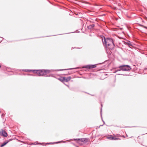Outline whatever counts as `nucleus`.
<instances>
[{"instance_id":"21","label":"nucleus","mask_w":147,"mask_h":147,"mask_svg":"<svg viewBox=\"0 0 147 147\" xmlns=\"http://www.w3.org/2000/svg\"><path fill=\"white\" fill-rule=\"evenodd\" d=\"M63 70V69H62V70L60 69V70Z\"/></svg>"},{"instance_id":"17","label":"nucleus","mask_w":147,"mask_h":147,"mask_svg":"<svg viewBox=\"0 0 147 147\" xmlns=\"http://www.w3.org/2000/svg\"><path fill=\"white\" fill-rule=\"evenodd\" d=\"M102 125H100V126H102Z\"/></svg>"},{"instance_id":"10","label":"nucleus","mask_w":147,"mask_h":147,"mask_svg":"<svg viewBox=\"0 0 147 147\" xmlns=\"http://www.w3.org/2000/svg\"><path fill=\"white\" fill-rule=\"evenodd\" d=\"M126 44L128 45L129 47L130 48H131L132 47V45L129 42H126Z\"/></svg>"},{"instance_id":"18","label":"nucleus","mask_w":147,"mask_h":147,"mask_svg":"<svg viewBox=\"0 0 147 147\" xmlns=\"http://www.w3.org/2000/svg\"><path fill=\"white\" fill-rule=\"evenodd\" d=\"M73 69V68H71V69Z\"/></svg>"},{"instance_id":"22","label":"nucleus","mask_w":147,"mask_h":147,"mask_svg":"<svg viewBox=\"0 0 147 147\" xmlns=\"http://www.w3.org/2000/svg\"><path fill=\"white\" fill-rule=\"evenodd\" d=\"M124 32L123 31V33H124Z\"/></svg>"},{"instance_id":"7","label":"nucleus","mask_w":147,"mask_h":147,"mask_svg":"<svg viewBox=\"0 0 147 147\" xmlns=\"http://www.w3.org/2000/svg\"><path fill=\"white\" fill-rule=\"evenodd\" d=\"M71 77L70 76L67 77H63L62 78V81H65L66 82L69 81L71 79Z\"/></svg>"},{"instance_id":"13","label":"nucleus","mask_w":147,"mask_h":147,"mask_svg":"<svg viewBox=\"0 0 147 147\" xmlns=\"http://www.w3.org/2000/svg\"><path fill=\"white\" fill-rule=\"evenodd\" d=\"M142 26L144 28L146 29H147V27L146 26H144V25H142Z\"/></svg>"},{"instance_id":"25","label":"nucleus","mask_w":147,"mask_h":147,"mask_svg":"<svg viewBox=\"0 0 147 147\" xmlns=\"http://www.w3.org/2000/svg\"><path fill=\"white\" fill-rule=\"evenodd\" d=\"M77 147H79L78 146H77Z\"/></svg>"},{"instance_id":"1","label":"nucleus","mask_w":147,"mask_h":147,"mask_svg":"<svg viewBox=\"0 0 147 147\" xmlns=\"http://www.w3.org/2000/svg\"><path fill=\"white\" fill-rule=\"evenodd\" d=\"M102 40L104 45L106 46L107 51V50L108 49L111 50L113 49L115 45L112 38H109L106 39L105 38L104 39H102Z\"/></svg>"},{"instance_id":"15","label":"nucleus","mask_w":147,"mask_h":147,"mask_svg":"<svg viewBox=\"0 0 147 147\" xmlns=\"http://www.w3.org/2000/svg\"><path fill=\"white\" fill-rule=\"evenodd\" d=\"M123 28H120V30H122Z\"/></svg>"},{"instance_id":"9","label":"nucleus","mask_w":147,"mask_h":147,"mask_svg":"<svg viewBox=\"0 0 147 147\" xmlns=\"http://www.w3.org/2000/svg\"><path fill=\"white\" fill-rule=\"evenodd\" d=\"M94 26V24H92L88 26V28L89 29H91Z\"/></svg>"},{"instance_id":"6","label":"nucleus","mask_w":147,"mask_h":147,"mask_svg":"<svg viewBox=\"0 0 147 147\" xmlns=\"http://www.w3.org/2000/svg\"><path fill=\"white\" fill-rule=\"evenodd\" d=\"M96 67V65H88L85 67V68L88 69L93 68Z\"/></svg>"},{"instance_id":"5","label":"nucleus","mask_w":147,"mask_h":147,"mask_svg":"<svg viewBox=\"0 0 147 147\" xmlns=\"http://www.w3.org/2000/svg\"><path fill=\"white\" fill-rule=\"evenodd\" d=\"M107 138L111 140H119L118 138L113 137V136L112 135H110L107 137Z\"/></svg>"},{"instance_id":"3","label":"nucleus","mask_w":147,"mask_h":147,"mask_svg":"<svg viewBox=\"0 0 147 147\" xmlns=\"http://www.w3.org/2000/svg\"><path fill=\"white\" fill-rule=\"evenodd\" d=\"M74 140L76 141V142L80 144H82V142L86 143L88 140V138H78V139H73Z\"/></svg>"},{"instance_id":"19","label":"nucleus","mask_w":147,"mask_h":147,"mask_svg":"<svg viewBox=\"0 0 147 147\" xmlns=\"http://www.w3.org/2000/svg\"><path fill=\"white\" fill-rule=\"evenodd\" d=\"M59 80L61 81V80L60 79H59Z\"/></svg>"},{"instance_id":"11","label":"nucleus","mask_w":147,"mask_h":147,"mask_svg":"<svg viewBox=\"0 0 147 147\" xmlns=\"http://www.w3.org/2000/svg\"><path fill=\"white\" fill-rule=\"evenodd\" d=\"M31 70V69H24L23 70L25 72H30V71H33V70Z\"/></svg>"},{"instance_id":"14","label":"nucleus","mask_w":147,"mask_h":147,"mask_svg":"<svg viewBox=\"0 0 147 147\" xmlns=\"http://www.w3.org/2000/svg\"><path fill=\"white\" fill-rule=\"evenodd\" d=\"M138 139H140V138H141L140 136H138Z\"/></svg>"},{"instance_id":"2","label":"nucleus","mask_w":147,"mask_h":147,"mask_svg":"<svg viewBox=\"0 0 147 147\" xmlns=\"http://www.w3.org/2000/svg\"><path fill=\"white\" fill-rule=\"evenodd\" d=\"M33 71L34 73H36L39 76H47V74L50 72L49 70H34Z\"/></svg>"},{"instance_id":"16","label":"nucleus","mask_w":147,"mask_h":147,"mask_svg":"<svg viewBox=\"0 0 147 147\" xmlns=\"http://www.w3.org/2000/svg\"><path fill=\"white\" fill-rule=\"evenodd\" d=\"M28 75H29L33 76V75H30V74H28Z\"/></svg>"},{"instance_id":"20","label":"nucleus","mask_w":147,"mask_h":147,"mask_svg":"<svg viewBox=\"0 0 147 147\" xmlns=\"http://www.w3.org/2000/svg\"><path fill=\"white\" fill-rule=\"evenodd\" d=\"M103 121V122H104V124H105V122H104V121Z\"/></svg>"},{"instance_id":"12","label":"nucleus","mask_w":147,"mask_h":147,"mask_svg":"<svg viewBox=\"0 0 147 147\" xmlns=\"http://www.w3.org/2000/svg\"><path fill=\"white\" fill-rule=\"evenodd\" d=\"M8 142H4L3 143V144H2L1 145V147H2L3 146H4L5 145H6L7 143H8Z\"/></svg>"},{"instance_id":"4","label":"nucleus","mask_w":147,"mask_h":147,"mask_svg":"<svg viewBox=\"0 0 147 147\" xmlns=\"http://www.w3.org/2000/svg\"><path fill=\"white\" fill-rule=\"evenodd\" d=\"M131 69V67L127 65L120 66V71H129Z\"/></svg>"},{"instance_id":"23","label":"nucleus","mask_w":147,"mask_h":147,"mask_svg":"<svg viewBox=\"0 0 147 147\" xmlns=\"http://www.w3.org/2000/svg\"><path fill=\"white\" fill-rule=\"evenodd\" d=\"M66 69H65V70H66ZM67 69V70H68V69Z\"/></svg>"},{"instance_id":"8","label":"nucleus","mask_w":147,"mask_h":147,"mask_svg":"<svg viewBox=\"0 0 147 147\" xmlns=\"http://www.w3.org/2000/svg\"><path fill=\"white\" fill-rule=\"evenodd\" d=\"M1 135L2 136L6 137L7 136V133L5 131H2L1 133Z\"/></svg>"},{"instance_id":"24","label":"nucleus","mask_w":147,"mask_h":147,"mask_svg":"<svg viewBox=\"0 0 147 147\" xmlns=\"http://www.w3.org/2000/svg\"><path fill=\"white\" fill-rule=\"evenodd\" d=\"M1 67V65H0V68Z\"/></svg>"}]
</instances>
